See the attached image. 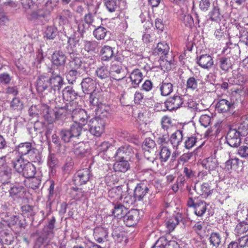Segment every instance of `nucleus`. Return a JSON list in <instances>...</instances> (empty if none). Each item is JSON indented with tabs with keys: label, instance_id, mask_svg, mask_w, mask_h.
I'll use <instances>...</instances> for the list:
<instances>
[{
	"label": "nucleus",
	"instance_id": "54",
	"mask_svg": "<svg viewBox=\"0 0 248 248\" xmlns=\"http://www.w3.org/2000/svg\"><path fill=\"white\" fill-rule=\"evenodd\" d=\"M237 131L241 136H246L248 134V116L240 124Z\"/></svg>",
	"mask_w": 248,
	"mask_h": 248
},
{
	"label": "nucleus",
	"instance_id": "27",
	"mask_svg": "<svg viewBox=\"0 0 248 248\" xmlns=\"http://www.w3.org/2000/svg\"><path fill=\"white\" fill-rule=\"evenodd\" d=\"M77 96L78 93L70 86L65 87L62 91V97L66 101H75Z\"/></svg>",
	"mask_w": 248,
	"mask_h": 248
},
{
	"label": "nucleus",
	"instance_id": "62",
	"mask_svg": "<svg viewBox=\"0 0 248 248\" xmlns=\"http://www.w3.org/2000/svg\"><path fill=\"white\" fill-rule=\"evenodd\" d=\"M98 46V43L95 41H86L84 45V48L88 52H95Z\"/></svg>",
	"mask_w": 248,
	"mask_h": 248
},
{
	"label": "nucleus",
	"instance_id": "3",
	"mask_svg": "<svg viewBox=\"0 0 248 248\" xmlns=\"http://www.w3.org/2000/svg\"><path fill=\"white\" fill-rule=\"evenodd\" d=\"M140 219V211L133 209L127 211L126 214L124 216L123 221L126 226L131 227L136 225Z\"/></svg>",
	"mask_w": 248,
	"mask_h": 248
},
{
	"label": "nucleus",
	"instance_id": "59",
	"mask_svg": "<svg viewBox=\"0 0 248 248\" xmlns=\"http://www.w3.org/2000/svg\"><path fill=\"white\" fill-rule=\"evenodd\" d=\"M97 12V8L95 7L92 12L90 11L84 15L83 20L85 22L91 25L94 20L93 15H96Z\"/></svg>",
	"mask_w": 248,
	"mask_h": 248
},
{
	"label": "nucleus",
	"instance_id": "19",
	"mask_svg": "<svg viewBox=\"0 0 248 248\" xmlns=\"http://www.w3.org/2000/svg\"><path fill=\"white\" fill-rule=\"evenodd\" d=\"M108 235V230L104 227L97 226L94 229L93 236L98 243L103 242L106 239Z\"/></svg>",
	"mask_w": 248,
	"mask_h": 248
},
{
	"label": "nucleus",
	"instance_id": "23",
	"mask_svg": "<svg viewBox=\"0 0 248 248\" xmlns=\"http://www.w3.org/2000/svg\"><path fill=\"white\" fill-rule=\"evenodd\" d=\"M66 59V57L62 51H56L52 55V62L57 66L64 65Z\"/></svg>",
	"mask_w": 248,
	"mask_h": 248
},
{
	"label": "nucleus",
	"instance_id": "38",
	"mask_svg": "<svg viewBox=\"0 0 248 248\" xmlns=\"http://www.w3.org/2000/svg\"><path fill=\"white\" fill-rule=\"evenodd\" d=\"M127 211V209L124 207V205L119 204L116 205L112 210L113 215L118 218L124 217V216L126 214Z\"/></svg>",
	"mask_w": 248,
	"mask_h": 248
},
{
	"label": "nucleus",
	"instance_id": "17",
	"mask_svg": "<svg viewBox=\"0 0 248 248\" xmlns=\"http://www.w3.org/2000/svg\"><path fill=\"white\" fill-rule=\"evenodd\" d=\"M100 56L102 61H110L114 56V48L108 45H104L101 48Z\"/></svg>",
	"mask_w": 248,
	"mask_h": 248
},
{
	"label": "nucleus",
	"instance_id": "1",
	"mask_svg": "<svg viewBox=\"0 0 248 248\" xmlns=\"http://www.w3.org/2000/svg\"><path fill=\"white\" fill-rule=\"evenodd\" d=\"M187 205L189 207L193 208L195 214L198 217H202L207 210L206 202L198 198H188Z\"/></svg>",
	"mask_w": 248,
	"mask_h": 248
},
{
	"label": "nucleus",
	"instance_id": "34",
	"mask_svg": "<svg viewBox=\"0 0 248 248\" xmlns=\"http://www.w3.org/2000/svg\"><path fill=\"white\" fill-rule=\"evenodd\" d=\"M85 61L82 60L81 58L76 57L71 60L69 62V66L70 69L78 70L79 68H85L86 67Z\"/></svg>",
	"mask_w": 248,
	"mask_h": 248
},
{
	"label": "nucleus",
	"instance_id": "61",
	"mask_svg": "<svg viewBox=\"0 0 248 248\" xmlns=\"http://www.w3.org/2000/svg\"><path fill=\"white\" fill-rule=\"evenodd\" d=\"M112 235L115 241L117 243H122L123 241L125 242L127 240L123 232L115 231L113 232Z\"/></svg>",
	"mask_w": 248,
	"mask_h": 248
},
{
	"label": "nucleus",
	"instance_id": "40",
	"mask_svg": "<svg viewBox=\"0 0 248 248\" xmlns=\"http://www.w3.org/2000/svg\"><path fill=\"white\" fill-rule=\"evenodd\" d=\"M171 151L168 147H162L159 153V159L161 163L166 162L170 158Z\"/></svg>",
	"mask_w": 248,
	"mask_h": 248
},
{
	"label": "nucleus",
	"instance_id": "32",
	"mask_svg": "<svg viewBox=\"0 0 248 248\" xmlns=\"http://www.w3.org/2000/svg\"><path fill=\"white\" fill-rule=\"evenodd\" d=\"M173 86L170 82L163 81L159 85V91L162 96H166L173 91Z\"/></svg>",
	"mask_w": 248,
	"mask_h": 248
},
{
	"label": "nucleus",
	"instance_id": "20",
	"mask_svg": "<svg viewBox=\"0 0 248 248\" xmlns=\"http://www.w3.org/2000/svg\"><path fill=\"white\" fill-rule=\"evenodd\" d=\"M233 104L225 99L218 100L216 108L219 113H226L233 107Z\"/></svg>",
	"mask_w": 248,
	"mask_h": 248
},
{
	"label": "nucleus",
	"instance_id": "45",
	"mask_svg": "<svg viewBox=\"0 0 248 248\" xmlns=\"http://www.w3.org/2000/svg\"><path fill=\"white\" fill-rule=\"evenodd\" d=\"M248 231V224L246 222H241L237 224L234 232L236 236H240Z\"/></svg>",
	"mask_w": 248,
	"mask_h": 248
},
{
	"label": "nucleus",
	"instance_id": "31",
	"mask_svg": "<svg viewBox=\"0 0 248 248\" xmlns=\"http://www.w3.org/2000/svg\"><path fill=\"white\" fill-rule=\"evenodd\" d=\"M21 172L24 177L27 178H31L36 174V168L32 163L28 162L24 166Z\"/></svg>",
	"mask_w": 248,
	"mask_h": 248
},
{
	"label": "nucleus",
	"instance_id": "58",
	"mask_svg": "<svg viewBox=\"0 0 248 248\" xmlns=\"http://www.w3.org/2000/svg\"><path fill=\"white\" fill-rule=\"evenodd\" d=\"M10 108L13 110H20L23 108V104L18 97H14L10 102Z\"/></svg>",
	"mask_w": 248,
	"mask_h": 248
},
{
	"label": "nucleus",
	"instance_id": "60",
	"mask_svg": "<svg viewBox=\"0 0 248 248\" xmlns=\"http://www.w3.org/2000/svg\"><path fill=\"white\" fill-rule=\"evenodd\" d=\"M78 72L76 69H71L66 75V79L69 84H73L77 78Z\"/></svg>",
	"mask_w": 248,
	"mask_h": 248
},
{
	"label": "nucleus",
	"instance_id": "46",
	"mask_svg": "<svg viewBox=\"0 0 248 248\" xmlns=\"http://www.w3.org/2000/svg\"><path fill=\"white\" fill-rule=\"evenodd\" d=\"M86 145L83 142L78 143L74 148V154L78 156H83L87 152Z\"/></svg>",
	"mask_w": 248,
	"mask_h": 248
},
{
	"label": "nucleus",
	"instance_id": "10",
	"mask_svg": "<svg viewBox=\"0 0 248 248\" xmlns=\"http://www.w3.org/2000/svg\"><path fill=\"white\" fill-rule=\"evenodd\" d=\"M177 242L173 240L169 241L164 236L160 237L155 243L152 248H179Z\"/></svg>",
	"mask_w": 248,
	"mask_h": 248
},
{
	"label": "nucleus",
	"instance_id": "28",
	"mask_svg": "<svg viewBox=\"0 0 248 248\" xmlns=\"http://www.w3.org/2000/svg\"><path fill=\"white\" fill-rule=\"evenodd\" d=\"M222 237L217 232H212L208 239L210 245L214 248H217L221 244Z\"/></svg>",
	"mask_w": 248,
	"mask_h": 248
},
{
	"label": "nucleus",
	"instance_id": "44",
	"mask_svg": "<svg viewBox=\"0 0 248 248\" xmlns=\"http://www.w3.org/2000/svg\"><path fill=\"white\" fill-rule=\"evenodd\" d=\"M198 79L194 77H190L187 78L186 83V90L192 91H197L198 90Z\"/></svg>",
	"mask_w": 248,
	"mask_h": 248
},
{
	"label": "nucleus",
	"instance_id": "25",
	"mask_svg": "<svg viewBox=\"0 0 248 248\" xmlns=\"http://www.w3.org/2000/svg\"><path fill=\"white\" fill-rule=\"evenodd\" d=\"M143 74L139 69H135L132 71L130 78L131 84L134 87L138 86L143 79Z\"/></svg>",
	"mask_w": 248,
	"mask_h": 248
},
{
	"label": "nucleus",
	"instance_id": "43",
	"mask_svg": "<svg viewBox=\"0 0 248 248\" xmlns=\"http://www.w3.org/2000/svg\"><path fill=\"white\" fill-rule=\"evenodd\" d=\"M67 102L64 107L61 108V109L64 110L67 113H71L72 115L76 110L79 109L78 107V104L75 101Z\"/></svg>",
	"mask_w": 248,
	"mask_h": 248
},
{
	"label": "nucleus",
	"instance_id": "18",
	"mask_svg": "<svg viewBox=\"0 0 248 248\" xmlns=\"http://www.w3.org/2000/svg\"><path fill=\"white\" fill-rule=\"evenodd\" d=\"M50 14V10H47L43 6L41 8H38L34 10L28 15V18L31 20H35L41 18H45Z\"/></svg>",
	"mask_w": 248,
	"mask_h": 248
},
{
	"label": "nucleus",
	"instance_id": "8",
	"mask_svg": "<svg viewBox=\"0 0 248 248\" xmlns=\"http://www.w3.org/2000/svg\"><path fill=\"white\" fill-rule=\"evenodd\" d=\"M90 177V171L88 169L85 168L76 172L74 180L76 185L81 186L89 181Z\"/></svg>",
	"mask_w": 248,
	"mask_h": 248
},
{
	"label": "nucleus",
	"instance_id": "64",
	"mask_svg": "<svg viewBox=\"0 0 248 248\" xmlns=\"http://www.w3.org/2000/svg\"><path fill=\"white\" fill-rule=\"evenodd\" d=\"M62 140L64 142H69L72 138H74L70 131L68 129H62L60 132Z\"/></svg>",
	"mask_w": 248,
	"mask_h": 248
},
{
	"label": "nucleus",
	"instance_id": "63",
	"mask_svg": "<svg viewBox=\"0 0 248 248\" xmlns=\"http://www.w3.org/2000/svg\"><path fill=\"white\" fill-rule=\"evenodd\" d=\"M111 146V144L109 141H104L97 146L96 150L98 154H104L108 150Z\"/></svg>",
	"mask_w": 248,
	"mask_h": 248
},
{
	"label": "nucleus",
	"instance_id": "16",
	"mask_svg": "<svg viewBox=\"0 0 248 248\" xmlns=\"http://www.w3.org/2000/svg\"><path fill=\"white\" fill-rule=\"evenodd\" d=\"M170 50L169 45L165 42H159L153 50V55L158 56L160 58L166 57Z\"/></svg>",
	"mask_w": 248,
	"mask_h": 248
},
{
	"label": "nucleus",
	"instance_id": "14",
	"mask_svg": "<svg viewBox=\"0 0 248 248\" xmlns=\"http://www.w3.org/2000/svg\"><path fill=\"white\" fill-rule=\"evenodd\" d=\"M49 78L45 75L39 76L36 81V90L39 93L46 90L50 91Z\"/></svg>",
	"mask_w": 248,
	"mask_h": 248
},
{
	"label": "nucleus",
	"instance_id": "15",
	"mask_svg": "<svg viewBox=\"0 0 248 248\" xmlns=\"http://www.w3.org/2000/svg\"><path fill=\"white\" fill-rule=\"evenodd\" d=\"M149 191L148 187L144 183L138 184L134 190V195L137 201H142Z\"/></svg>",
	"mask_w": 248,
	"mask_h": 248
},
{
	"label": "nucleus",
	"instance_id": "30",
	"mask_svg": "<svg viewBox=\"0 0 248 248\" xmlns=\"http://www.w3.org/2000/svg\"><path fill=\"white\" fill-rule=\"evenodd\" d=\"M208 16H209V19L210 20L217 22L220 21L222 17L219 7L217 5H215L214 4L212 5V8L209 12Z\"/></svg>",
	"mask_w": 248,
	"mask_h": 248
},
{
	"label": "nucleus",
	"instance_id": "53",
	"mask_svg": "<svg viewBox=\"0 0 248 248\" xmlns=\"http://www.w3.org/2000/svg\"><path fill=\"white\" fill-rule=\"evenodd\" d=\"M58 163L59 161L54 154H51L49 155L47 164L52 172L55 170L56 167L58 165Z\"/></svg>",
	"mask_w": 248,
	"mask_h": 248
},
{
	"label": "nucleus",
	"instance_id": "6",
	"mask_svg": "<svg viewBox=\"0 0 248 248\" xmlns=\"http://www.w3.org/2000/svg\"><path fill=\"white\" fill-rule=\"evenodd\" d=\"M240 136L236 129H230L226 136L227 143L231 147L239 146L241 142Z\"/></svg>",
	"mask_w": 248,
	"mask_h": 248
},
{
	"label": "nucleus",
	"instance_id": "56",
	"mask_svg": "<svg viewBox=\"0 0 248 248\" xmlns=\"http://www.w3.org/2000/svg\"><path fill=\"white\" fill-rule=\"evenodd\" d=\"M123 196V202L126 205H133L134 204L135 202L137 201L134 195L132 196L129 193H127V191L125 192H124Z\"/></svg>",
	"mask_w": 248,
	"mask_h": 248
},
{
	"label": "nucleus",
	"instance_id": "21",
	"mask_svg": "<svg viewBox=\"0 0 248 248\" xmlns=\"http://www.w3.org/2000/svg\"><path fill=\"white\" fill-rule=\"evenodd\" d=\"M16 151L21 155L20 156H22L34 152V149L31 142H26L19 144L16 147Z\"/></svg>",
	"mask_w": 248,
	"mask_h": 248
},
{
	"label": "nucleus",
	"instance_id": "57",
	"mask_svg": "<svg viewBox=\"0 0 248 248\" xmlns=\"http://www.w3.org/2000/svg\"><path fill=\"white\" fill-rule=\"evenodd\" d=\"M9 226H16L19 228H24V224L19 219V217L17 216H13L11 217L8 221Z\"/></svg>",
	"mask_w": 248,
	"mask_h": 248
},
{
	"label": "nucleus",
	"instance_id": "33",
	"mask_svg": "<svg viewBox=\"0 0 248 248\" xmlns=\"http://www.w3.org/2000/svg\"><path fill=\"white\" fill-rule=\"evenodd\" d=\"M0 239L3 244L10 245L13 242L14 237L10 232L2 230L0 232Z\"/></svg>",
	"mask_w": 248,
	"mask_h": 248
},
{
	"label": "nucleus",
	"instance_id": "13",
	"mask_svg": "<svg viewBox=\"0 0 248 248\" xmlns=\"http://www.w3.org/2000/svg\"><path fill=\"white\" fill-rule=\"evenodd\" d=\"M110 70L113 73L111 78H112L116 81L122 80L124 78V75L122 74L124 72L122 68V64L117 63L114 62H111Z\"/></svg>",
	"mask_w": 248,
	"mask_h": 248
},
{
	"label": "nucleus",
	"instance_id": "55",
	"mask_svg": "<svg viewBox=\"0 0 248 248\" xmlns=\"http://www.w3.org/2000/svg\"><path fill=\"white\" fill-rule=\"evenodd\" d=\"M96 74L97 76L100 79H105L109 76V71L107 67L101 66L97 69L96 70Z\"/></svg>",
	"mask_w": 248,
	"mask_h": 248
},
{
	"label": "nucleus",
	"instance_id": "42",
	"mask_svg": "<svg viewBox=\"0 0 248 248\" xmlns=\"http://www.w3.org/2000/svg\"><path fill=\"white\" fill-rule=\"evenodd\" d=\"M155 146V141L150 138H146L142 144L143 149L149 153L154 152Z\"/></svg>",
	"mask_w": 248,
	"mask_h": 248
},
{
	"label": "nucleus",
	"instance_id": "52",
	"mask_svg": "<svg viewBox=\"0 0 248 248\" xmlns=\"http://www.w3.org/2000/svg\"><path fill=\"white\" fill-rule=\"evenodd\" d=\"M232 66L230 58L223 57L219 59V66L224 71H228Z\"/></svg>",
	"mask_w": 248,
	"mask_h": 248
},
{
	"label": "nucleus",
	"instance_id": "51",
	"mask_svg": "<svg viewBox=\"0 0 248 248\" xmlns=\"http://www.w3.org/2000/svg\"><path fill=\"white\" fill-rule=\"evenodd\" d=\"M201 195L206 197L211 195L213 189L212 188L211 183L209 182H203L201 185Z\"/></svg>",
	"mask_w": 248,
	"mask_h": 248
},
{
	"label": "nucleus",
	"instance_id": "9",
	"mask_svg": "<svg viewBox=\"0 0 248 248\" xmlns=\"http://www.w3.org/2000/svg\"><path fill=\"white\" fill-rule=\"evenodd\" d=\"M213 57L209 54H202L197 58V63L201 68L209 70L214 65Z\"/></svg>",
	"mask_w": 248,
	"mask_h": 248
},
{
	"label": "nucleus",
	"instance_id": "24",
	"mask_svg": "<svg viewBox=\"0 0 248 248\" xmlns=\"http://www.w3.org/2000/svg\"><path fill=\"white\" fill-rule=\"evenodd\" d=\"M124 191L122 186H118L111 188L108 191V196L112 200L119 201H122Z\"/></svg>",
	"mask_w": 248,
	"mask_h": 248
},
{
	"label": "nucleus",
	"instance_id": "5",
	"mask_svg": "<svg viewBox=\"0 0 248 248\" xmlns=\"http://www.w3.org/2000/svg\"><path fill=\"white\" fill-rule=\"evenodd\" d=\"M184 103L181 95L175 94L173 96L170 97L165 102V106L168 110L172 111L180 108Z\"/></svg>",
	"mask_w": 248,
	"mask_h": 248
},
{
	"label": "nucleus",
	"instance_id": "47",
	"mask_svg": "<svg viewBox=\"0 0 248 248\" xmlns=\"http://www.w3.org/2000/svg\"><path fill=\"white\" fill-rule=\"evenodd\" d=\"M25 160L22 156L16 158L13 161V165L16 170L19 172L21 173L24 168V166L26 165Z\"/></svg>",
	"mask_w": 248,
	"mask_h": 248
},
{
	"label": "nucleus",
	"instance_id": "7",
	"mask_svg": "<svg viewBox=\"0 0 248 248\" xmlns=\"http://www.w3.org/2000/svg\"><path fill=\"white\" fill-rule=\"evenodd\" d=\"M134 154L132 147L128 144H125L119 147L114 156L116 159H126L131 157Z\"/></svg>",
	"mask_w": 248,
	"mask_h": 248
},
{
	"label": "nucleus",
	"instance_id": "35",
	"mask_svg": "<svg viewBox=\"0 0 248 248\" xmlns=\"http://www.w3.org/2000/svg\"><path fill=\"white\" fill-rule=\"evenodd\" d=\"M202 164L204 167L209 170H215L218 167L217 159L212 156L204 160Z\"/></svg>",
	"mask_w": 248,
	"mask_h": 248
},
{
	"label": "nucleus",
	"instance_id": "49",
	"mask_svg": "<svg viewBox=\"0 0 248 248\" xmlns=\"http://www.w3.org/2000/svg\"><path fill=\"white\" fill-rule=\"evenodd\" d=\"M179 223L178 218L175 216H172L166 223V226L169 232H172L176 226Z\"/></svg>",
	"mask_w": 248,
	"mask_h": 248
},
{
	"label": "nucleus",
	"instance_id": "26",
	"mask_svg": "<svg viewBox=\"0 0 248 248\" xmlns=\"http://www.w3.org/2000/svg\"><path fill=\"white\" fill-rule=\"evenodd\" d=\"M41 112L43 117L49 123H52L55 121L54 110L47 105L44 104L42 105Z\"/></svg>",
	"mask_w": 248,
	"mask_h": 248
},
{
	"label": "nucleus",
	"instance_id": "22",
	"mask_svg": "<svg viewBox=\"0 0 248 248\" xmlns=\"http://www.w3.org/2000/svg\"><path fill=\"white\" fill-rule=\"evenodd\" d=\"M116 161L113 166V169L115 172L124 173L130 168V164L128 161L125 159H116Z\"/></svg>",
	"mask_w": 248,
	"mask_h": 248
},
{
	"label": "nucleus",
	"instance_id": "2",
	"mask_svg": "<svg viewBox=\"0 0 248 248\" xmlns=\"http://www.w3.org/2000/svg\"><path fill=\"white\" fill-rule=\"evenodd\" d=\"M106 122L105 120L94 118L90 122L89 130L91 134L96 137H100L105 130Z\"/></svg>",
	"mask_w": 248,
	"mask_h": 248
},
{
	"label": "nucleus",
	"instance_id": "4",
	"mask_svg": "<svg viewBox=\"0 0 248 248\" xmlns=\"http://www.w3.org/2000/svg\"><path fill=\"white\" fill-rule=\"evenodd\" d=\"M49 78L50 92L55 93L60 91L64 82L63 78L60 75L53 72Z\"/></svg>",
	"mask_w": 248,
	"mask_h": 248
},
{
	"label": "nucleus",
	"instance_id": "37",
	"mask_svg": "<svg viewBox=\"0 0 248 248\" xmlns=\"http://www.w3.org/2000/svg\"><path fill=\"white\" fill-rule=\"evenodd\" d=\"M97 116L95 118H99L100 119L105 120L109 116V113L108 108L104 104H101L95 109Z\"/></svg>",
	"mask_w": 248,
	"mask_h": 248
},
{
	"label": "nucleus",
	"instance_id": "41",
	"mask_svg": "<svg viewBox=\"0 0 248 248\" xmlns=\"http://www.w3.org/2000/svg\"><path fill=\"white\" fill-rule=\"evenodd\" d=\"M165 58H160V66L164 72H168L171 70L172 66L174 65V60L171 59L168 60Z\"/></svg>",
	"mask_w": 248,
	"mask_h": 248
},
{
	"label": "nucleus",
	"instance_id": "11",
	"mask_svg": "<svg viewBox=\"0 0 248 248\" xmlns=\"http://www.w3.org/2000/svg\"><path fill=\"white\" fill-rule=\"evenodd\" d=\"M72 118L74 123L85 126L87 123L88 116L85 110L79 108L72 114Z\"/></svg>",
	"mask_w": 248,
	"mask_h": 248
},
{
	"label": "nucleus",
	"instance_id": "12",
	"mask_svg": "<svg viewBox=\"0 0 248 248\" xmlns=\"http://www.w3.org/2000/svg\"><path fill=\"white\" fill-rule=\"evenodd\" d=\"M81 86L83 92L90 94L93 93L96 88L95 81L91 78H86L83 79Z\"/></svg>",
	"mask_w": 248,
	"mask_h": 248
},
{
	"label": "nucleus",
	"instance_id": "50",
	"mask_svg": "<svg viewBox=\"0 0 248 248\" xmlns=\"http://www.w3.org/2000/svg\"><path fill=\"white\" fill-rule=\"evenodd\" d=\"M84 125H82L78 123H74L71 126L70 131H71L72 136L74 138H78L80 136L81 132L83 130V127Z\"/></svg>",
	"mask_w": 248,
	"mask_h": 248
},
{
	"label": "nucleus",
	"instance_id": "48",
	"mask_svg": "<svg viewBox=\"0 0 248 248\" xmlns=\"http://www.w3.org/2000/svg\"><path fill=\"white\" fill-rule=\"evenodd\" d=\"M121 0H104V3L108 11L113 12L116 11Z\"/></svg>",
	"mask_w": 248,
	"mask_h": 248
},
{
	"label": "nucleus",
	"instance_id": "39",
	"mask_svg": "<svg viewBox=\"0 0 248 248\" xmlns=\"http://www.w3.org/2000/svg\"><path fill=\"white\" fill-rule=\"evenodd\" d=\"M109 33L107 29L102 26H99L96 28L93 32L94 37L98 40H104L107 34Z\"/></svg>",
	"mask_w": 248,
	"mask_h": 248
},
{
	"label": "nucleus",
	"instance_id": "29",
	"mask_svg": "<svg viewBox=\"0 0 248 248\" xmlns=\"http://www.w3.org/2000/svg\"><path fill=\"white\" fill-rule=\"evenodd\" d=\"M10 196L14 199H21L24 197L25 188L23 186H14L9 189Z\"/></svg>",
	"mask_w": 248,
	"mask_h": 248
},
{
	"label": "nucleus",
	"instance_id": "36",
	"mask_svg": "<svg viewBox=\"0 0 248 248\" xmlns=\"http://www.w3.org/2000/svg\"><path fill=\"white\" fill-rule=\"evenodd\" d=\"M183 140L182 132L177 130L172 133L170 138V141L173 147H177Z\"/></svg>",
	"mask_w": 248,
	"mask_h": 248
}]
</instances>
